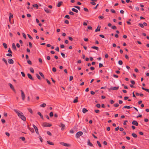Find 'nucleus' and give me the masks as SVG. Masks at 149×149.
I'll use <instances>...</instances> for the list:
<instances>
[{"label":"nucleus","mask_w":149,"mask_h":149,"mask_svg":"<svg viewBox=\"0 0 149 149\" xmlns=\"http://www.w3.org/2000/svg\"><path fill=\"white\" fill-rule=\"evenodd\" d=\"M30 70L31 72L32 73H33L34 72V70L33 68H30Z\"/></svg>","instance_id":"obj_31"},{"label":"nucleus","mask_w":149,"mask_h":149,"mask_svg":"<svg viewBox=\"0 0 149 149\" xmlns=\"http://www.w3.org/2000/svg\"><path fill=\"white\" fill-rule=\"evenodd\" d=\"M8 62L9 64H13L14 63V61L12 59L9 58L8 60Z\"/></svg>","instance_id":"obj_9"},{"label":"nucleus","mask_w":149,"mask_h":149,"mask_svg":"<svg viewBox=\"0 0 149 149\" xmlns=\"http://www.w3.org/2000/svg\"><path fill=\"white\" fill-rule=\"evenodd\" d=\"M110 102L111 104H113L114 103V101L113 100H111L110 101Z\"/></svg>","instance_id":"obj_57"},{"label":"nucleus","mask_w":149,"mask_h":149,"mask_svg":"<svg viewBox=\"0 0 149 149\" xmlns=\"http://www.w3.org/2000/svg\"><path fill=\"white\" fill-rule=\"evenodd\" d=\"M55 50H56V51H58V52H59V47H57L56 48Z\"/></svg>","instance_id":"obj_60"},{"label":"nucleus","mask_w":149,"mask_h":149,"mask_svg":"<svg viewBox=\"0 0 149 149\" xmlns=\"http://www.w3.org/2000/svg\"><path fill=\"white\" fill-rule=\"evenodd\" d=\"M39 139H40V141H41V142H42L43 139H42V137L40 136H39Z\"/></svg>","instance_id":"obj_52"},{"label":"nucleus","mask_w":149,"mask_h":149,"mask_svg":"<svg viewBox=\"0 0 149 149\" xmlns=\"http://www.w3.org/2000/svg\"><path fill=\"white\" fill-rule=\"evenodd\" d=\"M142 89L143 90H144L146 91V92H148V93H149V89H146V88H144L143 87H142Z\"/></svg>","instance_id":"obj_21"},{"label":"nucleus","mask_w":149,"mask_h":149,"mask_svg":"<svg viewBox=\"0 0 149 149\" xmlns=\"http://www.w3.org/2000/svg\"><path fill=\"white\" fill-rule=\"evenodd\" d=\"M21 74L23 77H25V75L23 72H21Z\"/></svg>","instance_id":"obj_46"},{"label":"nucleus","mask_w":149,"mask_h":149,"mask_svg":"<svg viewBox=\"0 0 149 149\" xmlns=\"http://www.w3.org/2000/svg\"><path fill=\"white\" fill-rule=\"evenodd\" d=\"M47 59L48 60H49L51 58L49 56H47Z\"/></svg>","instance_id":"obj_53"},{"label":"nucleus","mask_w":149,"mask_h":149,"mask_svg":"<svg viewBox=\"0 0 149 149\" xmlns=\"http://www.w3.org/2000/svg\"><path fill=\"white\" fill-rule=\"evenodd\" d=\"M42 125L44 127H50L52 125L47 123H44L42 124Z\"/></svg>","instance_id":"obj_3"},{"label":"nucleus","mask_w":149,"mask_h":149,"mask_svg":"<svg viewBox=\"0 0 149 149\" xmlns=\"http://www.w3.org/2000/svg\"><path fill=\"white\" fill-rule=\"evenodd\" d=\"M100 28H101V26H98L97 28L95 30V31L97 32V31H100Z\"/></svg>","instance_id":"obj_14"},{"label":"nucleus","mask_w":149,"mask_h":149,"mask_svg":"<svg viewBox=\"0 0 149 149\" xmlns=\"http://www.w3.org/2000/svg\"><path fill=\"white\" fill-rule=\"evenodd\" d=\"M44 10L47 13H50V10H49L48 9V8H44Z\"/></svg>","instance_id":"obj_15"},{"label":"nucleus","mask_w":149,"mask_h":149,"mask_svg":"<svg viewBox=\"0 0 149 149\" xmlns=\"http://www.w3.org/2000/svg\"><path fill=\"white\" fill-rule=\"evenodd\" d=\"M22 35H23V36L24 37V38L25 39H26V35L24 33H22Z\"/></svg>","instance_id":"obj_56"},{"label":"nucleus","mask_w":149,"mask_h":149,"mask_svg":"<svg viewBox=\"0 0 149 149\" xmlns=\"http://www.w3.org/2000/svg\"><path fill=\"white\" fill-rule=\"evenodd\" d=\"M118 64L120 65H122L123 64V62L121 60H119L118 61Z\"/></svg>","instance_id":"obj_39"},{"label":"nucleus","mask_w":149,"mask_h":149,"mask_svg":"<svg viewBox=\"0 0 149 149\" xmlns=\"http://www.w3.org/2000/svg\"><path fill=\"white\" fill-rule=\"evenodd\" d=\"M74 8H77V9H78L79 10H80V7H79V6H74Z\"/></svg>","instance_id":"obj_36"},{"label":"nucleus","mask_w":149,"mask_h":149,"mask_svg":"<svg viewBox=\"0 0 149 149\" xmlns=\"http://www.w3.org/2000/svg\"><path fill=\"white\" fill-rule=\"evenodd\" d=\"M64 47V45H63L62 44L60 45V47L61 48H63Z\"/></svg>","instance_id":"obj_64"},{"label":"nucleus","mask_w":149,"mask_h":149,"mask_svg":"<svg viewBox=\"0 0 149 149\" xmlns=\"http://www.w3.org/2000/svg\"><path fill=\"white\" fill-rule=\"evenodd\" d=\"M29 38L31 40L33 39V38L29 34H27Z\"/></svg>","instance_id":"obj_45"},{"label":"nucleus","mask_w":149,"mask_h":149,"mask_svg":"<svg viewBox=\"0 0 149 149\" xmlns=\"http://www.w3.org/2000/svg\"><path fill=\"white\" fill-rule=\"evenodd\" d=\"M36 77L38 79H41V77H40V76L39 75V74H36Z\"/></svg>","instance_id":"obj_37"},{"label":"nucleus","mask_w":149,"mask_h":149,"mask_svg":"<svg viewBox=\"0 0 149 149\" xmlns=\"http://www.w3.org/2000/svg\"><path fill=\"white\" fill-rule=\"evenodd\" d=\"M65 17L67 18V19H70V16H69L68 15H66L65 16Z\"/></svg>","instance_id":"obj_43"},{"label":"nucleus","mask_w":149,"mask_h":149,"mask_svg":"<svg viewBox=\"0 0 149 149\" xmlns=\"http://www.w3.org/2000/svg\"><path fill=\"white\" fill-rule=\"evenodd\" d=\"M34 129H35V130L36 131V133L37 134H39V133H38V128L37 127H36Z\"/></svg>","instance_id":"obj_32"},{"label":"nucleus","mask_w":149,"mask_h":149,"mask_svg":"<svg viewBox=\"0 0 149 149\" xmlns=\"http://www.w3.org/2000/svg\"><path fill=\"white\" fill-rule=\"evenodd\" d=\"M119 88V86L118 87H111L110 88V89L113 90H117Z\"/></svg>","instance_id":"obj_10"},{"label":"nucleus","mask_w":149,"mask_h":149,"mask_svg":"<svg viewBox=\"0 0 149 149\" xmlns=\"http://www.w3.org/2000/svg\"><path fill=\"white\" fill-rule=\"evenodd\" d=\"M88 145H89L91 146H93V144L91 143L90 142V141L89 139H88Z\"/></svg>","instance_id":"obj_13"},{"label":"nucleus","mask_w":149,"mask_h":149,"mask_svg":"<svg viewBox=\"0 0 149 149\" xmlns=\"http://www.w3.org/2000/svg\"><path fill=\"white\" fill-rule=\"evenodd\" d=\"M119 106V105L118 103H116L114 104V107H118Z\"/></svg>","instance_id":"obj_50"},{"label":"nucleus","mask_w":149,"mask_h":149,"mask_svg":"<svg viewBox=\"0 0 149 149\" xmlns=\"http://www.w3.org/2000/svg\"><path fill=\"white\" fill-rule=\"evenodd\" d=\"M33 6L34 8H36L37 9H38V6L37 4H34Z\"/></svg>","instance_id":"obj_29"},{"label":"nucleus","mask_w":149,"mask_h":149,"mask_svg":"<svg viewBox=\"0 0 149 149\" xmlns=\"http://www.w3.org/2000/svg\"><path fill=\"white\" fill-rule=\"evenodd\" d=\"M61 54L63 58H65V55L64 53H61Z\"/></svg>","instance_id":"obj_55"},{"label":"nucleus","mask_w":149,"mask_h":149,"mask_svg":"<svg viewBox=\"0 0 149 149\" xmlns=\"http://www.w3.org/2000/svg\"><path fill=\"white\" fill-rule=\"evenodd\" d=\"M69 14L71 15H74V13L72 11H70L69 12Z\"/></svg>","instance_id":"obj_58"},{"label":"nucleus","mask_w":149,"mask_h":149,"mask_svg":"<svg viewBox=\"0 0 149 149\" xmlns=\"http://www.w3.org/2000/svg\"><path fill=\"white\" fill-rule=\"evenodd\" d=\"M90 3L93 5H95L96 4V3L95 2H91Z\"/></svg>","instance_id":"obj_59"},{"label":"nucleus","mask_w":149,"mask_h":149,"mask_svg":"<svg viewBox=\"0 0 149 149\" xmlns=\"http://www.w3.org/2000/svg\"><path fill=\"white\" fill-rule=\"evenodd\" d=\"M83 134V133L82 132L79 131L77 132L76 134V137L77 138H79L80 136L82 135Z\"/></svg>","instance_id":"obj_2"},{"label":"nucleus","mask_w":149,"mask_h":149,"mask_svg":"<svg viewBox=\"0 0 149 149\" xmlns=\"http://www.w3.org/2000/svg\"><path fill=\"white\" fill-rule=\"evenodd\" d=\"M132 124L136 126H138V123L136 121L134 120L132 122Z\"/></svg>","instance_id":"obj_6"},{"label":"nucleus","mask_w":149,"mask_h":149,"mask_svg":"<svg viewBox=\"0 0 149 149\" xmlns=\"http://www.w3.org/2000/svg\"><path fill=\"white\" fill-rule=\"evenodd\" d=\"M20 139H22L23 141H24L25 140V138L24 137H20Z\"/></svg>","instance_id":"obj_44"},{"label":"nucleus","mask_w":149,"mask_h":149,"mask_svg":"<svg viewBox=\"0 0 149 149\" xmlns=\"http://www.w3.org/2000/svg\"><path fill=\"white\" fill-rule=\"evenodd\" d=\"M8 52L10 53H12V52L10 48H9V49L8 51Z\"/></svg>","instance_id":"obj_62"},{"label":"nucleus","mask_w":149,"mask_h":149,"mask_svg":"<svg viewBox=\"0 0 149 149\" xmlns=\"http://www.w3.org/2000/svg\"><path fill=\"white\" fill-rule=\"evenodd\" d=\"M27 63L31 65L32 64L30 60L28 61Z\"/></svg>","instance_id":"obj_51"},{"label":"nucleus","mask_w":149,"mask_h":149,"mask_svg":"<svg viewBox=\"0 0 149 149\" xmlns=\"http://www.w3.org/2000/svg\"><path fill=\"white\" fill-rule=\"evenodd\" d=\"M50 116L51 117H52L53 116V113L52 112H51L49 113Z\"/></svg>","instance_id":"obj_38"},{"label":"nucleus","mask_w":149,"mask_h":149,"mask_svg":"<svg viewBox=\"0 0 149 149\" xmlns=\"http://www.w3.org/2000/svg\"><path fill=\"white\" fill-rule=\"evenodd\" d=\"M97 143L98 145L100 147H101V144H100V142L98 141H97Z\"/></svg>","instance_id":"obj_41"},{"label":"nucleus","mask_w":149,"mask_h":149,"mask_svg":"<svg viewBox=\"0 0 149 149\" xmlns=\"http://www.w3.org/2000/svg\"><path fill=\"white\" fill-rule=\"evenodd\" d=\"M28 129L31 132L33 133L34 132V129L33 128L29 127Z\"/></svg>","instance_id":"obj_18"},{"label":"nucleus","mask_w":149,"mask_h":149,"mask_svg":"<svg viewBox=\"0 0 149 149\" xmlns=\"http://www.w3.org/2000/svg\"><path fill=\"white\" fill-rule=\"evenodd\" d=\"M28 110L29 111L31 114L33 113V112L32 110V109L30 108H28Z\"/></svg>","instance_id":"obj_27"},{"label":"nucleus","mask_w":149,"mask_h":149,"mask_svg":"<svg viewBox=\"0 0 149 149\" xmlns=\"http://www.w3.org/2000/svg\"><path fill=\"white\" fill-rule=\"evenodd\" d=\"M2 60L3 61H4V62L5 63V64L6 65H7L8 63H7V61L4 58H3Z\"/></svg>","instance_id":"obj_28"},{"label":"nucleus","mask_w":149,"mask_h":149,"mask_svg":"<svg viewBox=\"0 0 149 149\" xmlns=\"http://www.w3.org/2000/svg\"><path fill=\"white\" fill-rule=\"evenodd\" d=\"M27 76H28V78L29 79H31V80H34L33 78L32 77L31 75L29 73H28L27 74Z\"/></svg>","instance_id":"obj_8"},{"label":"nucleus","mask_w":149,"mask_h":149,"mask_svg":"<svg viewBox=\"0 0 149 149\" xmlns=\"http://www.w3.org/2000/svg\"><path fill=\"white\" fill-rule=\"evenodd\" d=\"M63 2L62 1H61L58 2L57 4V7H59L61 6V5L63 4Z\"/></svg>","instance_id":"obj_11"},{"label":"nucleus","mask_w":149,"mask_h":149,"mask_svg":"<svg viewBox=\"0 0 149 149\" xmlns=\"http://www.w3.org/2000/svg\"><path fill=\"white\" fill-rule=\"evenodd\" d=\"M59 126L60 127H61V130H64V129L65 128V125L62 124V123H61V125H59Z\"/></svg>","instance_id":"obj_5"},{"label":"nucleus","mask_w":149,"mask_h":149,"mask_svg":"<svg viewBox=\"0 0 149 149\" xmlns=\"http://www.w3.org/2000/svg\"><path fill=\"white\" fill-rule=\"evenodd\" d=\"M11 53H8L7 54H6V56H12V55L11 54Z\"/></svg>","instance_id":"obj_47"},{"label":"nucleus","mask_w":149,"mask_h":149,"mask_svg":"<svg viewBox=\"0 0 149 149\" xmlns=\"http://www.w3.org/2000/svg\"><path fill=\"white\" fill-rule=\"evenodd\" d=\"M20 91L21 93V97L22 98V100H24L25 98V95L23 91L22 90H21Z\"/></svg>","instance_id":"obj_4"},{"label":"nucleus","mask_w":149,"mask_h":149,"mask_svg":"<svg viewBox=\"0 0 149 149\" xmlns=\"http://www.w3.org/2000/svg\"><path fill=\"white\" fill-rule=\"evenodd\" d=\"M8 136H10V134L8 132H6L5 133Z\"/></svg>","instance_id":"obj_61"},{"label":"nucleus","mask_w":149,"mask_h":149,"mask_svg":"<svg viewBox=\"0 0 149 149\" xmlns=\"http://www.w3.org/2000/svg\"><path fill=\"white\" fill-rule=\"evenodd\" d=\"M38 114L39 116H40V117L42 119H43V116L40 112H38Z\"/></svg>","instance_id":"obj_16"},{"label":"nucleus","mask_w":149,"mask_h":149,"mask_svg":"<svg viewBox=\"0 0 149 149\" xmlns=\"http://www.w3.org/2000/svg\"><path fill=\"white\" fill-rule=\"evenodd\" d=\"M12 48L14 50H16V47L14 43H13L12 45Z\"/></svg>","instance_id":"obj_19"},{"label":"nucleus","mask_w":149,"mask_h":149,"mask_svg":"<svg viewBox=\"0 0 149 149\" xmlns=\"http://www.w3.org/2000/svg\"><path fill=\"white\" fill-rule=\"evenodd\" d=\"M76 99H75L73 101V102L74 103H77V102H78V100H77V99H78V97H76Z\"/></svg>","instance_id":"obj_30"},{"label":"nucleus","mask_w":149,"mask_h":149,"mask_svg":"<svg viewBox=\"0 0 149 149\" xmlns=\"http://www.w3.org/2000/svg\"><path fill=\"white\" fill-rule=\"evenodd\" d=\"M39 74H40V75L43 78H45L44 76V75L41 72H39Z\"/></svg>","instance_id":"obj_33"},{"label":"nucleus","mask_w":149,"mask_h":149,"mask_svg":"<svg viewBox=\"0 0 149 149\" xmlns=\"http://www.w3.org/2000/svg\"><path fill=\"white\" fill-rule=\"evenodd\" d=\"M14 111L17 114L18 117L21 118L22 120L24 121H26V118L24 115L23 113L22 112L15 109L14 110Z\"/></svg>","instance_id":"obj_1"},{"label":"nucleus","mask_w":149,"mask_h":149,"mask_svg":"<svg viewBox=\"0 0 149 149\" xmlns=\"http://www.w3.org/2000/svg\"><path fill=\"white\" fill-rule=\"evenodd\" d=\"M111 28H112V29L114 30L116 29L117 28L116 26H112Z\"/></svg>","instance_id":"obj_48"},{"label":"nucleus","mask_w":149,"mask_h":149,"mask_svg":"<svg viewBox=\"0 0 149 149\" xmlns=\"http://www.w3.org/2000/svg\"><path fill=\"white\" fill-rule=\"evenodd\" d=\"M125 108H127V109H130L132 108V107L126 105L124 106L123 109Z\"/></svg>","instance_id":"obj_25"},{"label":"nucleus","mask_w":149,"mask_h":149,"mask_svg":"<svg viewBox=\"0 0 149 149\" xmlns=\"http://www.w3.org/2000/svg\"><path fill=\"white\" fill-rule=\"evenodd\" d=\"M46 106V104L45 103H43L42 104H41L40 106V107H45Z\"/></svg>","instance_id":"obj_26"},{"label":"nucleus","mask_w":149,"mask_h":149,"mask_svg":"<svg viewBox=\"0 0 149 149\" xmlns=\"http://www.w3.org/2000/svg\"><path fill=\"white\" fill-rule=\"evenodd\" d=\"M88 111V110H87L85 108H83L82 109V112L84 113H85L86 112H87Z\"/></svg>","instance_id":"obj_17"},{"label":"nucleus","mask_w":149,"mask_h":149,"mask_svg":"<svg viewBox=\"0 0 149 149\" xmlns=\"http://www.w3.org/2000/svg\"><path fill=\"white\" fill-rule=\"evenodd\" d=\"M60 144H61L62 145H63L64 146H69V145L68 144L65 143L64 142H61L60 143Z\"/></svg>","instance_id":"obj_7"},{"label":"nucleus","mask_w":149,"mask_h":149,"mask_svg":"<svg viewBox=\"0 0 149 149\" xmlns=\"http://www.w3.org/2000/svg\"><path fill=\"white\" fill-rule=\"evenodd\" d=\"M47 134L49 136H52V135L51 133L49 131H47Z\"/></svg>","instance_id":"obj_49"},{"label":"nucleus","mask_w":149,"mask_h":149,"mask_svg":"<svg viewBox=\"0 0 149 149\" xmlns=\"http://www.w3.org/2000/svg\"><path fill=\"white\" fill-rule=\"evenodd\" d=\"M72 11H73L74 12H75L76 13H77L78 12V10L77 9H76L74 8H72Z\"/></svg>","instance_id":"obj_22"},{"label":"nucleus","mask_w":149,"mask_h":149,"mask_svg":"<svg viewBox=\"0 0 149 149\" xmlns=\"http://www.w3.org/2000/svg\"><path fill=\"white\" fill-rule=\"evenodd\" d=\"M73 79V77L72 76H70V81H72Z\"/></svg>","instance_id":"obj_54"},{"label":"nucleus","mask_w":149,"mask_h":149,"mask_svg":"<svg viewBox=\"0 0 149 149\" xmlns=\"http://www.w3.org/2000/svg\"><path fill=\"white\" fill-rule=\"evenodd\" d=\"M91 48L95 49L97 50H98V47H97L93 46V47H91Z\"/></svg>","instance_id":"obj_23"},{"label":"nucleus","mask_w":149,"mask_h":149,"mask_svg":"<svg viewBox=\"0 0 149 149\" xmlns=\"http://www.w3.org/2000/svg\"><path fill=\"white\" fill-rule=\"evenodd\" d=\"M9 85L10 86V88L12 89V90H13V91L14 92H15V90L14 89V87L13 86V85L11 84H9Z\"/></svg>","instance_id":"obj_12"},{"label":"nucleus","mask_w":149,"mask_h":149,"mask_svg":"<svg viewBox=\"0 0 149 149\" xmlns=\"http://www.w3.org/2000/svg\"><path fill=\"white\" fill-rule=\"evenodd\" d=\"M10 18H13V15L11 13H10L9 14V17Z\"/></svg>","instance_id":"obj_40"},{"label":"nucleus","mask_w":149,"mask_h":149,"mask_svg":"<svg viewBox=\"0 0 149 149\" xmlns=\"http://www.w3.org/2000/svg\"><path fill=\"white\" fill-rule=\"evenodd\" d=\"M139 25L141 28H143L144 27L142 23H139Z\"/></svg>","instance_id":"obj_35"},{"label":"nucleus","mask_w":149,"mask_h":149,"mask_svg":"<svg viewBox=\"0 0 149 149\" xmlns=\"http://www.w3.org/2000/svg\"><path fill=\"white\" fill-rule=\"evenodd\" d=\"M132 136L134 138H137V135L135 133H133L132 134Z\"/></svg>","instance_id":"obj_24"},{"label":"nucleus","mask_w":149,"mask_h":149,"mask_svg":"<svg viewBox=\"0 0 149 149\" xmlns=\"http://www.w3.org/2000/svg\"><path fill=\"white\" fill-rule=\"evenodd\" d=\"M52 70L53 72H56V69L54 67L52 68Z\"/></svg>","instance_id":"obj_42"},{"label":"nucleus","mask_w":149,"mask_h":149,"mask_svg":"<svg viewBox=\"0 0 149 149\" xmlns=\"http://www.w3.org/2000/svg\"><path fill=\"white\" fill-rule=\"evenodd\" d=\"M47 142L48 143V144L49 145H54V144L52 142H50V141H47Z\"/></svg>","instance_id":"obj_20"},{"label":"nucleus","mask_w":149,"mask_h":149,"mask_svg":"<svg viewBox=\"0 0 149 149\" xmlns=\"http://www.w3.org/2000/svg\"><path fill=\"white\" fill-rule=\"evenodd\" d=\"M3 46L5 48H6L7 47V45L5 43H3Z\"/></svg>","instance_id":"obj_34"},{"label":"nucleus","mask_w":149,"mask_h":149,"mask_svg":"<svg viewBox=\"0 0 149 149\" xmlns=\"http://www.w3.org/2000/svg\"><path fill=\"white\" fill-rule=\"evenodd\" d=\"M68 38L71 41H72L73 40V39L71 37H69Z\"/></svg>","instance_id":"obj_63"}]
</instances>
